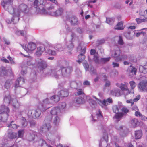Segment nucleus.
Here are the masks:
<instances>
[{"mask_svg":"<svg viewBox=\"0 0 147 147\" xmlns=\"http://www.w3.org/2000/svg\"><path fill=\"white\" fill-rule=\"evenodd\" d=\"M69 45H67V48H68L69 49H71L73 48L74 45L71 41H70L69 42Z\"/></svg>","mask_w":147,"mask_h":147,"instance_id":"obj_58","label":"nucleus"},{"mask_svg":"<svg viewBox=\"0 0 147 147\" xmlns=\"http://www.w3.org/2000/svg\"><path fill=\"white\" fill-rule=\"evenodd\" d=\"M36 62L38 69L41 71L42 70L47 67L46 61L40 58H38L36 59Z\"/></svg>","mask_w":147,"mask_h":147,"instance_id":"obj_13","label":"nucleus"},{"mask_svg":"<svg viewBox=\"0 0 147 147\" xmlns=\"http://www.w3.org/2000/svg\"><path fill=\"white\" fill-rule=\"evenodd\" d=\"M83 85L85 86H89L90 85V84L89 81L87 80H85L83 82Z\"/></svg>","mask_w":147,"mask_h":147,"instance_id":"obj_61","label":"nucleus"},{"mask_svg":"<svg viewBox=\"0 0 147 147\" xmlns=\"http://www.w3.org/2000/svg\"><path fill=\"white\" fill-rule=\"evenodd\" d=\"M55 49L58 51H61L63 48L62 47L61 45L60 44H56L54 47Z\"/></svg>","mask_w":147,"mask_h":147,"instance_id":"obj_44","label":"nucleus"},{"mask_svg":"<svg viewBox=\"0 0 147 147\" xmlns=\"http://www.w3.org/2000/svg\"><path fill=\"white\" fill-rule=\"evenodd\" d=\"M45 1L44 0H35L34 5L36 7L37 11L40 13L44 14H48L55 17H58L61 16L63 11V9L61 8H59L55 11L47 12L44 9V5H45Z\"/></svg>","mask_w":147,"mask_h":147,"instance_id":"obj_5","label":"nucleus"},{"mask_svg":"<svg viewBox=\"0 0 147 147\" xmlns=\"http://www.w3.org/2000/svg\"><path fill=\"white\" fill-rule=\"evenodd\" d=\"M119 138L117 136H115L111 138V142L112 144H115V147H121L117 143L119 141Z\"/></svg>","mask_w":147,"mask_h":147,"instance_id":"obj_25","label":"nucleus"},{"mask_svg":"<svg viewBox=\"0 0 147 147\" xmlns=\"http://www.w3.org/2000/svg\"><path fill=\"white\" fill-rule=\"evenodd\" d=\"M83 65L86 71H90L92 74H94L96 71L91 65H88L86 62L83 63Z\"/></svg>","mask_w":147,"mask_h":147,"instance_id":"obj_18","label":"nucleus"},{"mask_svg":"<svg viewBox=\"0 0 147 147\" xmlns=\"http://www.w3.org/2000/svg\"><path fill=\"white\" fill-rule=\"evenodd\" d=\"M96 116L97 118V119L98 120L102 119L103 118V117L101 111L99 110L96 114Z\"/></svg>","mask_w":147,"mask_h":147,"instance_id":"obj_48","label":"nucleus"},{"mask_svg":"<svg viewBox=\"0 0 147 147\" xmlns=\"http://www.w3.org/2000/svg\"><path fill=\"white\" fill-rule=\"evenodd\" d=\"M7 58L10 61L11 64L12 65H15L16 64V62L14 60L13 58L11 57L9 55L7 57Z\"/></svg>","mask_w":147,"mask_h":147,"instance_id":"obj_51","label":"nucleus"},{"mask_svg":"<svg viewBox=\"0 0 147 147\" xmlns=\"http://www.w3.org/2000/svg\"><path fill=\"white\" fill-rule=\"evenodd\" d=\"M50 103L48 98L44 100L42 102H39L36 105V109L28 110L27 115L30 118L36 119L38 117L42 111H44L50 107L48 105Z\"/></svg>","mask_w":147,"mask_h":147,"instance_id":"obj_4","label":"nucleus"},{"mask_svg":"<svg viewBox=\"0 0 147 147\" xmlns=\"http://www.w3.org/2000/svg\"><path fill=\"white\" fill-rule=\"evenodd\" d=\"M22 47L28 53H31L34 51L36 47L35 43L33 42H30L28 43L27 47L23 45H21Z\"/></svg>","mask_w":147,"mask_h":147,"instance_id":"obj_12","label":"nucleus"},{"mask_svg":"<svg viewBox=\"0 0 147 147\" xmlns=\"http://www.w3.org/2000/svg\"><path fill=\"white\" fill-rule=\"evenodd\" d=\"M7 74V71L4 67H2L0 69V76H1L6 75Z\"/></svg>","mask_w":147,"mask_h":147,"instance_id":"obj_37","label":"nucleus"},{"mask_svg":"<svg viewBox=\"0 0 147 147\" xmlns=\"http://www.w3.org/2000/svg\"><path fill=\"white\" fill-rule=\"evenodd\" d=\"M84 102V100L81 97H79L76 98V102L78 104H82Z\"/></svg>","mask_w":147,"mask_h":147,"instance_id":"obj_40","label":"nucleus"},{"mask_svg":"<svg viewBox=\"0 0 147 147\" xmlns=\"http://www.w3.org/2000/svg\"><path fill=\"white\" fill-rule=\"evenodd\" d=\"M6 92L8 95L5 96L4 99V102L7 103V105L11 104L15 109H18L20 106V104L17 100L16 99L13 98L9 94L8 91Z\"/></svg>","mask_w":147,"mask_h":147,"instance_id":"obj_8","label":"nucleus"},{"mask_svg":"<svg viewBox=\"0 0 147 147\" xmlns=\"http://www.w3.org/2000/svg\"><path fill=\"white\" fill-rule=\"evenodd\" d=\"M66 105L65 102L60 103L59 105V108L61 110L65 109L66 108Z\"/></svg>","mask_w":147,"mask_h":147,"instance_id":"obj_46","label":"nucleus"},{"mask_svg":"<svg viewBox=\"0 0 147 147\" xmlns=\"http://www.w3.org/2000/svg\"><path fill=\"white\" fill-rule=\"evenodd\" d=\"M139 70L140 71L143 73L144 74H146L147 73V65H144V66L140 65L139 67Z\"/></svg>","mask_w":147,"mask_h":147,"instance_id":"obj_32","label":"nucleus"},{"mask_svg":"<svg viewBox=\"0 0 147 147\" xmlns=\"http://www.w3.org/2000/svg\"><path fill=\"white\" fill-rule=\"evenodd\" d=\"M128 91V92L127 91H123L122 92H121L119 89L116 88L111 90L110 92V94L111 95L116 96H119L122 95H124L125 96H126L130 93V92L129 89Z\"/></svg>","mask_w":147,"mask_h":147,"instance_id":"obj_11","label":"nucleus"},{"mask_svg":"<svg viewBox=\"0 0 147 147\" xmlns=\"http://www.w3.org/2000/svg\"><path fill=\"white\" fill-rule=\"evenodd\" d=\"M24 133L23 130H19L18 131V136L19 137L22 138L23 136Z\"/></svg>","mask_w":147,"mask_h":147,"instance_id":"obj_55","label":"nucleus"},{"mask_svg":"<svg viewBox=\"0 0 147 147\" xmlns=\"http://www.w3.org/2000/svg\"><path fill=\"white\" fill-rule=\"evenodd\" d=\"M24 82V78L21 77L17 78L14 87L15 88H17L21 86Z\"/></svg>","mask_w":147,"mask_h":147,"instance_id":"obj_20","label":"nucleus"},{"mask_svg":"<svg viewBox=\"0 0 147 147\" xmlns=\"http://www.w3.org/2000/svg\"><path fill=\"white\" fill-rule=\"evenodd\" d=\"M77 94H75V96H76L77 95H79L83 94V92L82 89H79L77 90V92L76 93Z\"/></svg>","mask_w":147,"mask_h":147,"instance_id":"obj_60","label":"nucleus"},{"mask_svg":"<svg viewBox=\"0 0 147 147\" xmlns=\"http://www.w3.org/2000/svg\"><path fill=\"white\" fill-rule=\"evenodd\" d=\"M110 57L107 58H102L100 60V63H105L108 62L110 59Z\"/></svg>","mask_w":147,"mask_h":147,"instance_id":"obj_43","label":"nucleus"},{"mask_svg":"<svg viewBox=\"0 0 147 147\" xmlns=\"http://www.w3.org/2000/svg\"><path fill=\"white\" fill-rule=\"evenodd\" d=\"M50 115H47L45 118V124L40 129V132L46 134L47 141L53 145H55V142L59 141V136H55L50 132L51 127L49 122H51L55 125H57L60 122V116L61 115V111L58 107L52 108L50 111Z\"/></svg>","mask_w":147,"mask_h":147,"instance_id":"obj_1","label":"nucleus"},{"mask_svg":"<svg viewBox=\"0 0 147 147\" xmlns=\"http://www.w3.org/2000/svg\"><path fill=\"white\" fill-rule=\"evenodd\" d=\"M17 134L13 132H9L8 134V140L5 139L4 141L0 142V147H14L16 145H11L10 144V142L9 140L13 139L16 138Z\"/></svg>","mask_w":147,"mask_h":147,"instance_id":"obj_10","label":"nucleus"},{"mask_svg":"<svg viewBox=\"0 0 147 147\" xmlns=\"http://www.w3.org/2000/svg\"><path fill=\"white\" fill-rule=\"evenodd\" d=\"M140 14L141 16H143L144 18L147 20V9L144 11L141 12Z\"/></svg>","mask_w":147,"mask_h":147,"instance_id":"obj_52","label":"nucleus"},{"mask_svg":"<svg viewBox=\"0 0 147 147\" xmlns=\"http://www.w3.org/2000/svg\"><path fill=\"white\" fill-rule=\"evenodd\" d=\"M94 59L96 63H100V60H99L98 57L97 55H94Z\"/></svg>","mask_w":147,"mask_h":147,"instance_id":"obj_57","label":"nucleus"},{"mask_svg":"<svg viewBox=\"0 0 147 147\" xmlns=\"http://www.w3.org/2000/svg\"><path fill=\"white\" fill-rule=\"evenodd\" d=\"M114 21V19L113 18H106V22L108 24L112 25L113 24Z\"/></svg>","mask_w":147,"mask_h":147,"instance_id":"obj_42","label":"nucleus"},{"mask_svg":"<svg viewBox=\"0 0 147 147\" xmlns=\"http://www.w3.org/2000/svg\"><path fill=\"white\" fill-rule=\"evenodd\" d=\"M21 123L22 126L23 127H25L27 126L28 122L25 118L22 117L21 119Z\"/></svg>","mask_w":147,"mask_h":147,"instance_id":"obj_36","label":"nucleus"},{"mask_svg":"<svg viewBox=\"0 0 147 147\" xmlns=\"http://www.w3.org/2000/svg\"><path fill=\"white\" fill-rule=\"evenodd\" d=\"M68 95V93L67 90L63 89L58 92L57 96L54 95L51 97H48V101H50V103L53 101L55 102H58L60 100L59 97H66Z\"/></svg>","mask_w":147,"mask_h":147,"instance_id":"obj_7","label":"nucleus"},{"mask_svg":"<svg viewBox=\"0 0 147 147\" xmlns=\"http://www.w3.org/2000/svg\"><path fill=\"white\" fill-rule=\"evenodd\" d=\"M24 55V57H26L28 58V59H27V64L28 65H31L30 61L32 60V57L30 56H28L25 55Z\"/></svg>","mask_w":147,"mask_h":147,"instance_id":"obj_50","label":"nucleus"},{"mask_svg":"<svg viewBox=\"0 0 147 147\" xmlns=\"http://www.w3.org/2000/svg\"><path fill=\"white\" fill-rule=\"evenodd\" d=\"M36 132L33 131H31L30 134L28 136V139L29 141H32L34 140L35 137Z\"/></svg>","mask_w":147,"mask_h":147,"instance_id":"obj_29","label":"nucleus"},{"mask_svg":"<svg viewBox=\"0 0 147 147\" xmlns=\"http://www.w3.org/2000/svg\"><path fill=\"white\" fill-rule=\"evenodd\" d=\"M93 98L96 99V101L91 99L90 100V104L91 107L93 108H95L97 104V103L100 105L102 107H105L108 105V103H111L112 102L111 98H109L107 100H104L102 101L101 100L98 99L95 96H93Z\"/></svg>","mask_w":147,"mask_h":147,"instance_id":"obj_6","label":"nucleus"},{"mask_svg":"<svg viewBox=\"0 0 147 147\" xmlns=\"http://www.w3.org/2000/svg\"><path fill=\"white\" fill-rule=\"evenodd\" d=\"M79 49H81V51L80 55L78 56V60L77 61L80 64L85 58V57L84 55L85 53L86 49L85 47L82 49L80 44H79L78 47V50L79 51Z\"/></svg>","mask_w":147,"mask_h":147,"instance_id":"obj_14","label":"nucleus"},{"mask_svg":"<svg viewBox=\"0 0 147 147\" xmlns=\"http://www.w3.org/2000/svg\"><path fill=\"white\" fill-rule=\"evenodd\" d=\"M125 128L124 126L119 125L116 126V128L119 131L120 136L122 137L125 136L126 135L125 131L124 129Z\"/></svg>","mask_w":147,"mask_h":147,"instance_id":"obj_21","label":"nucleus"},{"mask_svg":"<svg viewBox=\"0 0 147 147\" xmlns=\"http://www.w3.org/2000/svg\"><path fill=\"white\" fill-rule=\"evenodd\" d=\"M12 8H15V9H18V11L20 12V13L21 12H25L27 10V5L23 4H20L18 7L15 6L14 7H12Z\"/></svg>","mask_w":147,"mask_h":147,"instance_id":"obj_19","label":"nucleus"},{"mask_svg":"<svg viewBox=\"0 0 147 147\" xmlns=\"http://www.w3.org/2000/svg\"><path fill=\"white\" fill-rule=\"evenodd\" d=\"M135 115L136 117H140L142 115L140 112L136 111L135 113Z\"/></svg>","mask_w":147,"mask_h":147,"instance_id":"obj_64","label":"nucleus"},{"mask_svg":"<svg viewBox=\"0 0 147 147\" xmlns=\"http://www.w3.org/2000/svg\"><path fill=\"white\" fill-rule=\"evenodd\" d=\"M129 124L131 127L135 128L139 125V122L137 119L133 118L131 120Z\"/></svg>","mask_w":147,"mask_h":147,"instance_id":"obj_23","label":"nucleus"},{"mask_svg":"<svg viewBox=\"0 0 147 147\" xmlns=\"http://www.w3.org/2000/svg\"><path fill=\"white\" fill-rule=\"evenodd\" d=\"M13 83V80H7L4 85L5 88L7 89H9Z\"/></svg>","mask_w":147,"mask_h":147,"instance_id":"obj_28","label":"nucleus"},{"mask_svg":"<svg viewBox=\"0 0 147 147\" xmlns=\"http://www.w3.org/2000/svg\"><path fill=\"white\" fill-rule=\"evenodd\" d=\"M124 28L123 22L122 21L119 22L115 27V29L116 30H122Z\"/></svg>","mask_w":147,"mask_h":147,"instance_id":"obj_33","label":"nucleus"},{"mask_svg":"<svg viewBox=\"0 0 147 147\" xmlns=\"http://www.w3.org/2000/svg\"><path fill=\"white\" fill-rule=\"evenodd\" d=\"M71 67H64L62 66L51 67L47 73V75L59 78L63 76L65 77L69 75L72 72Z\"/></svg>","mask_w":147,"mask_h":147,"instance_id":"obj_3","label":"nucleus"},{"mask_svg":"<svg viewBox=\"0 0 147 147\" xmlns=\"http://www.w3.org/2000/svg\"><path fill=\"white\" fill-rule=\"evenodd\" d=\"M128 85V83L126 82H125L124 84L121 83L120 87L121 89L120 92H122L123 91H127L128 92V89L127 86Z\"/></svg>","mask_w":147,"mask_h":147,"instance_id":"obj_24","label":"nucleus"},{"mask_svg":"<svg viewBox=\"0 0 147 147\" xmlns=\"http://www.w3.org/2000/svg\"><path fill=\"white\" fill-rule=\"evenodd\" d=\"M45 48L44 46L38 47L35 52V55L38 56H40L45 51Z\"/></svg>","mask_w":147,"mask_h":147,"instance_id":"obj_22","label":"nucleus"},{"mask_svg":"<svg viewBox=\"0 0 147 147\" xmlns=\"http://www.w3.org/2000/svg\"><path fill=\"white\" fill-rule=\"evenodd\" d=\"M13 122L12 121L11 122L10 124L8 125V127H9L10 129L12 128L13 129H15L19 127V126L16 124H13Z\"/></svg>","mask_w":147,"mask_h":147,"instance_id":"obj_41","label":"nucleus"},{"mask_svg":"<svg viewBox=\"0 0 147 147\" xmlns=\"http://www.w3.org/2000/svg\"><path fill=\"white\" fill-rule=\"evenodd\" d=\"M67 20L70 23L71 25L73 26L77 25L78 23L77 18L74 16H71L69 18H67Z\"/></svg>","mask_w":147,"mask_h":147,"instance_id":"obj_16","label":"nucleus"},{"mask_svg":"<svg viewBox=\"0 0 147 147\" xmlns=\"http://www.w3.org/2000/svg\"><path fill=\"white\" fill-rule=\"evenodd\" d=\"M12 0H3L1 2V5L3 8L7 11L10 14L13 15L12 18H8L6 20V22L9 24H16L17 23L20 19V12L18 9L12 8Z\"/></svg>","mask_w":147,"mask_h":147,"instance_id":"obj_2","label":"nucleus"},{"mask_svg":"<svg viewBox=\"0 0 147 147\" xmlns=\"http://www.w3.org/2000/svg\"><path fill=\"white\" fill-rule=\"evenodd\" d=\"M118 42L119 44L120 45H123V40L121 36H119V40Z\"/></svg>","mask_w":147,"mask_h":147,"instance_id":"obj_59","label":"nucleus"},{"mask_svg":"<svg viewBox=\"0 0 147 147\" xmlns=\"http://www.w3.org/2000/svg\"><path fill=\"white\" fill-rule=\"evenodd\" d=\"M147 87V82L145 81H142L140 82L138 87L141 91H146Z\"/></svg>","mask_w":147,"mask_h":147,"instance_id":"obj_17","label":"nucleus"},{"mask_svg":"<svg viewBox=\"0 0 147 147\" xmlns=\"http://www.w3.org/2000/svg\"><path fill=\"white\" fill-rule=\"evenodd\" d=\"M129 69V75L131 76H133L136 74L137 69L135 67L130 66Z\"/></svg>","mask_w":147,"mask_h":147,"instance_id":"obj_27","label":"nucleus"},{"mask_svg":"<svg viewBox=\"0 0 147 147\" xmlns=\"http://www.w3.org/2000/svg\"><path fill=\"white\" fill-rule=\"evenodd\" d=\"M77 83L75 82H74L71 83V86L73 88H74L75 89H77V88L76 87L74 86H77Z\"/></svg>","mask_w":147,"mask_h":147,"instance_id":"obj_63","label":"nucleus"},{"mask_svg":"<svg viewBox=\"0 0 147 147\" xmlns=\"http://www.w3.org/2000/svg\"><path fill=\"white\" fill-rule=\"evenodd\" d=\"M142 136V130H136L135 132V139H140Z\"/></svg>","mask_w":147,"mask_h":147,"instance_id":"obj_26","label":"nucleus"},{"mask_svg":"<svg viewBox=\"0 0 147 147\" xmlns=\"http://www.w3.org/2000/svg\"><path fill=\"white\" fill-rule=\"evenodd\" d=\"M47 53L49 55H54L56 54V52L54 50H52L50 49H49L48 50Z\"/></svg>","mask_w":147,"mask_h":147,"instance_id":"obj_56","label":"nucleus"},{"mask_svg":"<svg viewBox=\"0 0 147 147\" xmlns=\"http://www.w3.org/2000/svg\"><path fill=\"white\" fill-rule=\"evenodd\" d=\"M136 20L137 22V23L138 24H139L142 22L147 21V20H146V19H145L144 18L143 19L137 18L136 19Z\"/></svg>","mask_w":147,"mask_h":147,"instance_id":"obj_53","label":"nucleus"},{"mask_svg":"<svg viewBox=\"0 0 147 147\" xmlns=\"http://www.w3.org/2000/svg\"><path fill=\"white\" fill-rule=\"evenodd\" d=\"M115 113V115L113 117V119H115L117 121H118L120 120L123 115L122 113Z\"/></svg>","mask_w":147,"mask_h":147,"instance_id":"obj_34","label":"nucleus"},{"mask_svg":"<svg viewBox=\"0 0 147 147\" xmlns=\"http://www.w3.org/2000/svg\"><path fill=\"white\" fill-rule=\"evenodd\" d=\"M26 68V67L25 65L22 66L21 74L22 75H24L27 73Z\"/></svg>","mask_w":147,"mask_h":147,"instance_id":"obj_47","label":"nucleus"},{"mask_svg":"<svg viewBox=\"0 0 147 147\" xmlns=\"http://www.w3.org/2000/svg\"><path fill=\"white\" fill-rule=\"evenodd\" d=\"M113 111L115 113H119V110L120 109V106L117 105H114L113 107Z\"/></svg>","mask_w":147,"mask_h":147,"instance_id":"obj_45","label":"nucleus"},{"mask_svg":"<svg viewBox=\"0 0 147 147\" xmlns=\"http://www.w3.org/2000/svg\"><path fill=\"white\" fill-rule=\"evenodd\" d=\"M117 47V48H116V50L115 51L114 55H112L113 57H116V58L120 55L121 52V51L119 47Z\"/></svg>","mask_w":147,"mask_h":147,"instance_id":"obj_35","label":"nucleus"},{"mask_svg":"<svg viewBox=\"0 0 147 147\" xmlns=\"http://www.w3.org/2000/svg\"><path fill=\"white\" fill-rule=\"evenodd\" d=\"M127 56L125 55H121L118 56L115 59L117 61H122L126 59Z\"/></svg>","mask_w":147,"mask_h":147,"instance_id":"obj_30","label":"nucleus"},{"mask_svg":"<svg viewBox=\"0 0 147 147\" xmlns=\"http://www.w3.org/2000/svg\"><path fill=\"white\" fill-rule=\"evenodd\" d=\"M130 32H129L124 34V36L127 39L132 40L133 38V37L130 35Z\"/></svg>","mask_w":147,"mask_h":147,"instance_id":"obj_49","label":"nucleus"},{"mask_svg":"<svg viewBox=\"0 0 147 147\" xmlns=\"http://www.w3.org/2000/svg\"><path fill=\"white\" fill-rule=\"evenodd\" d=\"M65 28L66 30V31L68 33L70 32L71 31V29L70 28V27L68 25H66L65 26Z\"/></svg>","mask_w":147,"mask_h":147,"instance_id":"obj_62","label":"nucleus"},{"mask_svg":"<svg viewBox=\"0 0 147 147\" xmlns=\"http://www.w3.org/2000/svg\"><path fill=\"white\" fill-rule=\"evenodd\" d=\"M108 141V136L106 133H105L102 138L101 139L99 143V147H104L106 145H108L107 142Z\"/></svg>","mask_w":147,"mask_h":147,"instance_id":"obj_15","label":"nucleus"},{"mask_svg":"<svg viewBox=\"0 0 147 147\" xmlns=\"http://www.w3.org/2000/svg\"><path fill=\"white\" fill-rule=\"evenodd\" d=\"M0 111V120L3 122H6L10 111L9 109L5 105H2L1 107Z\"/></svg>","mask_w":147,"mask_h":147,"instance_id":"obj_9","label":"nucleus"},{"mask_svg":"<svg viewBox=\"0 0 147 147\" xmlns=\"http://www.w3.org/2000/svg\"><path fill=\"white\" fill-rule=\"evenodd\" d=\"M16 34L18 35H21L24 36L25 37L26 36V35L27 34L26 32L25 31H17L16 32Z\"/></svg>","mask_w":147,"mask_h":147,"instance_id":"obj_38","label":"nucleus"},{"mask_svg":"<svg viewBox=\"0 0 147 147\" xmlns=\"http://www.w3.org/2000/svg\"><path fill=\"white\" fill-rule=\"evenodd\" d=\"M39 143L40 144L41 147H48V146H49L47 144L45 141L43 139L40 140Z\"/></svg>","mask_w":147,"mask_h":147,"instance_id":"obj_39","label":"nucleus"},{"mask_svg":"<svg viewBox=\"0 0 147 147\" xmlns=\"http://www.w3.org/2000/svg\"><path fill=\"white\" fill-rule=\"evenodd\" d=\"M129 83L132 89H134L136 86V83L133 81H130Z\"/></svg>","mask_w":147,"mask_h":147,"instance_id":"obj_54","label":"nucleus"},{"mask_svg":"<svg viewBox=\"0 0 147 147\" xmlns=\"http://www.w3.org/2000/svg\"><path fill=\"white\" fill-rule=\"evenodd\" d=\"M44 1H45L46 3L45 5H44L43 7L44 8V9L47 12H52V11H51V10H52L53 9L55 8V6L53 5H51L49 7H46V6L47 5H48V4L47 3V1L45 0H44Z\"/></svg>","mask_w":147,"mask_h":147,"instance_id":"obj_31","label":"nucleus"}]
</instances>
